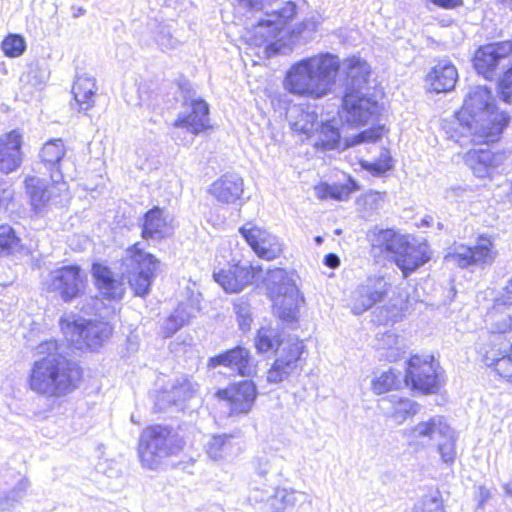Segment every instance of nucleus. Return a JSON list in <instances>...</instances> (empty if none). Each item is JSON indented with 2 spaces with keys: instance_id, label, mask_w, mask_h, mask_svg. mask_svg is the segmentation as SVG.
Segmentation results:
<instances>
[{
  "instance_id": "obj_1",
  "label": "nucleus",
  "mask_w": 512,
  "mask_h": 512,
  "mask_svg": "<svg viewBox=\"0 0 512 512\" xmlns=\"http://www.w3.org/2000/svg\"><path fill=\"white\" fill-rule=\"evenodd\" d=\"M66 346L51 338L35 348L40 358L34 362L30 376L33 391L50 396H60L72 391L81 378L79 366L70 361Z\"/></svg>"
},
{
  "instance_id": "obj_2",
  "label": "nucleus",
  "mask_w": 512,
  "mask_h": 512,
  "mask_svg": "<svg viewBox=\"0 0 512 512\" xmlns=\"http://www.w3.org/2000/svg\"><path fill=\"white\" fill-rule=\"evenodd\" d=\"M340 67L339 57L329 52L303 58L286 72L284 88L296 96L324 98L333 91Z\"/></svg>"
},
{
  "instance_id": "obj_3",
  "label": "nucleus",
  "mask_w": 512,
  "mask_h": 512,
  "mask_svg": "<svg viewBox=\"0 0 512 512\" xmlns=\"http://www.w3.org/2000/svg\"><path fill=\"white\" fill-rule=\"evenodd\" d=\"M460 120L465 122L467 130L476 143H492L499 139L504 128L508 125L509 116L499 112L491 95L484 86H475L466 96Z\"/></svg>"
},
{
  "instance_id": "obj_4",
  "label": "nucleus",
  "mask_w": 512,
  "mask_h": 512,
  "mask_svg": "<svg viewBox=\"0 0 512 512\" xmlns=\"http://www.w3.org/2000/svg\"><path fill=\"white\" fill-rule=\"evenodd\" d=\"M491 324L488 343L480 353L483 362L503 378L512 377V337L507 332L512 330V305L506 307L497 303L487 315Z\"/></svg>"
},
{
  "instance_id": "obj_5",
  "label": "nucleus",
  "mask_w": 512,
  "mask_h": 512,
  "mask_svg": "<svg viewBox=\"0 0 512 512\" xmlns=\"http://www.w3.org/2000/svg\"><path fill=\"white\" fill-rule=\"evenodd\" d=\"M182 447V439L172 429L155 425L141 433L138 454L144 467L155 469L163 459L177 454Z\"/></svg>"
},
{
  "instance_id": "obj_6",
  "label": "nucleus",
  "mask_w": 512,
  "mask_h": 512,
  "mask_svg": "<svg viewBox=\"0 0 512 512\" xmlns=\"http://www.w3.org/2000/svg\"><path fill=\"white\" fill-rule=\"evenodd\" d=\"M160 262L152 254L145 252L139 243L126 249L121 260L122 278L126 279L136 296L144 297L156 276Z\"/></svg>"
},
{
  "instance_id": "obj_7",
  "label": "nucleus",
  "mask_w": 512,
  "mask_h": 512,
  "mask_svg": "<svg viewBox=\"0 0 512 512\" xmlns=\"http://www.w3.org/2000/svg\"><path fill=\"white\" fill-rule=\"evenodd\" d=\"M24 185L32 209L37 214L64 207L71 198L68 184L54 173H51L50 182L38 176H27Z\"/></svg>"
},
{
  "instance_id": "obj_8",
  "label": "nucleus",
  "mask_w": 512,
  "mask_h": 512,
  "mask_svg": "<svg viewBox=\"0 0 512 512\" xmlns=\"http://www.w3.org/2000/svg\"><path fill=\"white\" fill-rule=\"evenodd\" d=\"M60 328L66 340L76 349H96L112 334L108 322L85 320L75 315L61 317Z\"/></svg>"
},
{
  "instance_id": "obj_9",
  "label": "nucleus",
  "mask_w": 512,
  "mask_h": 512,
  "mask_svg": "<svg viewBox=\"0 0 512 512\" xmlns=\"http://www.w3.org/2000/svg\"><path fill=\"white\" fill-rule=\"evenodd\" d=\"M249 500L259 505V512H287L293 508L307 512L311 507V499L307 493L273 486L266 489L253 487Z\"/></svg>"
},
{
  "instance_id": "obj_10",
  "label": "nucleus",
  "mask_w": 512,
  "mask_h": 512,
  "mask_svg": "<svg viewBox=\"0 0 512 512\" xmlns=\"http://www.w3.org/2000/svg\"><path fill=\"white\" fill-rule=\"evenodd\" d=\"M497 250L491 237L481 235L473 246L455 244L445 256V260L462 269L473 266H489L497 257Z\"/></svg>"
},
{
  "instance_id": "obj_11",
  "label": "nucleus",
  "mask_w": 512,
  "mask_h": 512,
  "mask_svg": "<svg viewBox=\"0 0 512 512\" xmlns=\"http://www.w3.org/2000/svg\"><path fill=\"white\" fill-rule=\"evenodd\" d=\"M183 94L182 110L174 121V127L185 129L187 132L198 135L209 127V107L189 84L181 86Z\"/></svg>"
},
{
  "instance_id": "obj_12",
  "label": "nucleus",
  "mask_w": 512,
  "mask_h": 512,
  "mask_svg": "<svg viewBox=\"0 0 512 512\" xmlns=\"http://www.w3.org/2000/svg\"><path fill=\"white\" fill-rule=\"evenodd\" d=\"M474 68L487 80L497 78L512 63V41L489 43L478 48Z\"/></svg>"
},
{
  "instance_id": "obj_13",
  "label": "nucleus",
  "mask_w": 512,
  "mask_h": 512,
  "mask_svg": "<svg viewBox=\"0 0 512 512\" xmlns=\"http://www.w3.org/2000/svg\"><path fill=\"white\" fill-rule=\"evenodd\" d=\"M87 276L78 265H65L49 273L46 285L65 302L79 297L85 290Z\"/></svg>"
},
{
  "instance_id": "obj_14",
  "label": "nucleus",
  "mask_w": 512,
  "mask_h": 512,
  "mask_svg": "<svg viewBox=\"0 0 512 512\" xmlns=\"http://www.w3.org/2000/svg\"><path fill=\"white\" fill-rule=\"evenodd\" d=\"M405 382L412 389L420 390L425 394L434 393L442 383L438 363L434 362L433 357H411L408 362Z\"/></svg>"
},
{
  "instance_id": "obj_15",
  "label": "nucleus",
  "mask_w": 512,
  "mask_h": 512,
  "mask_svg": "<svg viewBox=\"0 0 512 512\" xmlns=\"http://www.w3.org/2000/svg\"><path fill=\"white\" fill-rule=\"evenodd\" d=\"M391 289V283L383 276L368 277L358 285L351 295V310L361 315L384 300Z\"/></svg>"
},
{
  "instance_id": "obj_16",
  "label": "nucleus",
  "mask_w": 512,
  "mask_h": 512,
  "mask_svg": "<svg viewBox=\"0 0 512 512\" xmlns=\"http://www.w3.org/2000/svg\"><path fill=\"white\" fill-rule=\"evenodd\" d=\"M379 113L378 101L370 94L344 92L342 117L352 126L365 125Z\"/></svg>"
},
{
  "instance_id": "obj_17",
  "label": "nucleus",
  "mask_w": 512,
  "mask_h": 512,
  "mask_svg": "<svg viewBox=\"0 0 512 512\" xmlns=\"http://www.w3.org/2000/svg\"><path fill=\"white\" fill-rule=\"evenodd\" d=\"M215 281L228 293H238L246 286L252 285L263 277V270L258 265L238 263L229 269L214 273Z\"/></svg>"
},
{
  "instance_id": "obj_18",
  "label": "nucleus",
  "mask_w": 512,
  "mask_h": 512,
  "mask_svg": "<svg viewBox=\"0 0 512 512\" xmlns=\"http://www.w3.org/2000/svg\"><path fill=\"white\" fill-rule=\"evenodd\" d=\"M199 385L188 376L174 379L165 389L156 396L155 406L164 411L171 406L183 409L184 404L197 396Z\"/></svg>"
},
{
  "instance_id": "obj_19",
  "label": "nucleus",
  "mask_w": 512,
  "mask_h": 512,
  "mask_svg": "<svg viewBox=\"0 0 512 512\" xmlns=\"http://www.w3.org/2000/svg\"><path fill=\"white\" fill-rule=\"evenodd\" d=\"M304 351V344L299 339L289 340L283 348H280L278 357L267 372V382L278 384L286 380Z\"/></svg>"
},
{
  "instance_id": "obj_20",
  "label": "nucleus",
  "mask_w": 512,
  "mask_h": 512,
  "mask_svg": "<svg viewBox=\"0 0 512 512\" xmlns=\"http://www.w3.org/2000/svg\"><path fill=\"white\" fill-rule=\"evenodd\" d=\"M30 486L28 478L12 468L0 469V508L7 510L24 498Z\"/></svg>"
},
{
  "instance_id": "obj_21",
  "label": "nucleus",
  "mask_w": 512,
  "mask_h": 512,
  "mask_svg": "<svg viewBox=\"0 0 512 512\" xmlns=\"http://www.w3.org/2000/svg\"><path fill=\"white\" fill-rule=\"evenodd\" d=\"M208 366L216 368L223 366L233 375L250 377L255 373V365L250 351L243 346H236L208 360Z\"/></svg>"
},
{
  "instance_id": "obj_22",
  "label": "nucleus",
  "mask_w": 512,
  "mask_h": 512,
  "mask_svg": "<svg viewBox=\"0 0 512 512\" xmlns=\"http://www.w3.org/2000/svg\"><path fill=\"white\" fill-rule=\"evenodd\" d=\"M239 232L261 258L272 260L282 252V245L278 238L265 229L247 224L241 227Z\"/></svg>"
},
{
  "instance_id": "obj_23",
  "label": "nucleus",
  "mask_w": 512,
  "mask_h": 512,
  "mask_svg": "<svg viewBox=\"0 0 512 512\" xmlns=\"http://www.w3.org/2000/svg\"><path fill=\"white\" fill-rule=\"evenodd\" d=\"M296 14V5L292 2H286L280 9L267 10V19L260 20L255 27V37H260L261 42H255L257 45L269 42L271 39L276 38L287 21L291 20Z\"/></svg>"
},
{
  "instance_id": "obj_24",
  "label": "nucleus",
  "mask_w": 512,
  "mask_h": 512,
  "mask_svg": "<svg viewBox=\"0 0 512 512\" xmlns=\"http://www.w3.org/2000/svg\"><path fill=\"white\" fill-rule=\"evenodd\" d=\"M345 73V92L369 94L371 67L363 59L353 56L342 64Z\"/></svg>"
},
{
  "instance_id": "obj_25",
  "label": "nucleus",
  "mask_w": 512,
  "mask_h": 512,
  "mask_svg": "<svg viewBox=\"0 0 512 512\" xmlns=\"http://www.w3.org/2000/svg\"><path fill=\"white\" fill-rule=\"evenodd\" d=\"M378 407L383 415L396 425L404 424L419 413L421 405L416 401L397 395H389L379 400Z\"/></svg>"
},
{
  "instance_id": "obj_26",
  "label": "nucleus",
  "mask_w": 512,
  "mask_h": 512,
  "mask_svg": "<svg viewBox=\"0 0 512 512\" xmlns=\"http://www.w3.org/2000/svg\"><path fill=\"white\" fill-rule=\"evenodd\" d=\"M22 134L12 130L0 136V172L10 174L16 171L23 161Z\"/></svg>"
},
{
  "instance_id": "obj_27",
  "label": "nucleus",
  "mask_w": 512,
  "mask_h": 512,
  "mask_svg": "<svg viewBox=\"0 0 512 512\" xmlns=\"http://www.w3.org/2000/svg\"><path fill=\"white\" fill-rule=\"evenodd\" d=\"M229 402L232 414L248 413L256 399V386L250 380H244L218 392Z\"/></svg>"
},
{
  "instance_id": "obj_28",
  "label": "nucleus",
  "mask_w": 512,
  "mask_h": 512,
  "mask_svg": "<svg viewBox=\"0 0 512 512\" xmlns=\"http://www.w3.org/2000/svg\"><path fill=\"white\" fill-rule=\"evenodd\" d=\"M508 156L504 151L493 152L489 149H475L467 153L465 161L475 176L484 178L489 176L491 171L498 169Z\"/></svg>"
},
{
  "instance_id": "obj_29",
  "label": "nucleus",
  "mask_w": 512,
  "mask_h": 512,
  "mask_svg": "<svg viewBox=\"0 0 512 512\" xmlns=\"http://www.w3.org/2000/svg\"><path fill=\"white\" fill-rule=\"evenodd\" d=\"M431 258V252L426 242H409L407 240L403 249L395 259L396 265L406 278L423 266Z\"/></svg>"
},
{
  "instance_id": "obj_30",
  "label": "nucleus",
  "mask_w": 512,
  "mask_h": 512,
  "mask_svg": "<svg viewBox=\"0 0 512 512\" xmlns=\"http://www.w3.org/2000/svg\"><path fill=\"white\" fill-rule=\"evenodd\" d=\"M244 191L243 178L236 173H227L215 180L208 193L220 204H234Z\"/></svg>"
},
{
  "instance_id": "obj_31",
  "label": "nucleus",
  "mask_w": 512,
  "mask_h": 512,
  "mask_svg": "<svg viewBox=\"0 0 512 512\" xmlns=\"http://www.w3.org/2000/svg\"><path fill=\"white\" fill-rule=\"evenodd\" d=\"M92 274L95 285L104 299L118 301L123 298L125 293L124 283L122 280L116 279L108 267L95 263L92 266Z\"/></svg>"
},
{
  "instance_id": "obj_32",
  "label": "nucleus",
  "mask_w": 512,
  "mask_h": 512,
  "mask_svg": "<svg viewBox=\"0 0 512 512\" xmlns=\"http://www.w3.org/2000/svg\"><path fill=\"white\" fill-rule=\"evenodd\" d=\"M369 237L373 251L385 253L394 261L408 240L407 236L393 229L374 230Z\"/></svg>"
},
{
  "instance_id": "obj_33",
  "label": "nucleus",
  "mask_w": 512,
  "mask_h": 512,
  "mask_svg": "<svg viewBox=\"0 0 512 512\" xmlns=\"http://www.w3.org/2000/svg\"><path fill=\"white\" fill-rule=\"evenodd\" d=\"M341 125L339 119L321 122L310 137L314 147L322 151L339 149L342 145Z\"/></svg>"
},
{
  "instance_id": "obj_34",
  "label": "nucleus",
  "mask_w": 512,
  "mask_h": 512,
  "mask_svg": "<svg viewBox=\"0 0 512 512\" xmlns=\"http://www.w3.org/2000/svg\"><path fill=\"white\" fill-rule=\"evenodd\" d=\"M449 425L442 416H434L427 421H421L415 426L406 429L404 435L421 443L436 442L438 438L448 431Z\"/></svg>"
},
{
  "instance_id": "obj_35",
  "label": "nucleus",
  "mask_w": 512,
  "mask_h": 512,
  "mask_svg": "<svg viewBox=\"0 0 512 512\" xmlns=\"http://www.w3.org/2000/svg\"><path fill=\"white\" fill-rule=\"evenodd\" d=\"M278 317L287 322L297 319L299 307L303 298L299 295L297 286L288 287V291L270 296Z\"/></svg>"
},
{
  "instance_id": "obj_36",
  "label": "nucleus",
  "mask_w": 512,
  "mask_h": 512,
  "mask_svg": "<svg viewBox=\"0 0 512 512\" xmlns=\"http://www.w3.org/2000/svg\"><path fill=\"white\" fill-rule=\"evenodd\" d=\"M458 73L456 67L449 61H439L427 75V83L436 93L448 92L456 84Z\"/></svg>"
},
{
  "instance_id": "obj_37",
  "label": "nucleus",
  "mask_w": 512,
  "mask_h": 512,
  "mask_svg": "<svg viewBox=\"0 0 512 512\" xmlns=\"http://www.w3.org/2000/svg\"><path fill=\"white\" fill-rule=\"evenodd\" d=\"M47 80L46 70L36 62L28 66L19 79V91L22 98L28 101L34 94L39 91Z\"/></svg>"
},
{
  "instance_id": "obj_38",
  "label": "nucleus",
  "mask_w": 512,
  "mask_h": 512,
  "mask_svg": "<svg viewBox=\"0 0 512 512\" xmlns=\"http://www.w3.org/2000/svg\"><path fill=\"white\" fill-rule=\"evenodd\" d=\"M170 232L171 227L161 208L153 207L145 214L142 227L144 239H161L169 235Z\"/></svg>"
},
{
  "instance_id": "obj_39",
  "label": "nucleus",
  "mask_w": 512,
  "mask_h": 512,
  "mask_svg": "<svg viewBox=\"0 0 512 512\" xmlns=\"http://www.w3.org/2000/svg\"><path fill=\"white\" fill-rule=\"evenodd\" d=\"M197 307L190 302L180 303L174 312L167 317L160 327V334L169 338L195 316Z\"/></svg>"
},
{
  "instance_id": "obj_40",
  "label": "nucleus",
  "mask_w": 512,
  "mask_h": 512,
  "mask_svg": "<svg viewBox=\"0 0 512 512\" xmlns=\"http://www.w3.org/2000/svg\"><path fill=\"white\" fill-rule=\"evenodd\" d=\"M96 91V80L93 77L80 75L76 78L72 93L81 111H87L94 106Z\"/></svg>"
},
{
  "instance_id": "obj_41",
  "label": "nucleus",
  "mask_w": 512,
  "mask_h": 512,
  "mask_svg": "<svg viewBox=\"0 0 512 512\" xmlns=\"http://www.w3.org/2000/svg\"><path fill=\"white\" fill-rule=\"evenodd\" d=\"M65 152V146L62 139H53L43 145L39 154L44 166L59 178H62L60 162L63 159Z\"/></svg>"
},
{
  "instance_id": "obj_42",
  "label": "nucleus",
  "mask_w": 512,
  "mask_h": 512,
  "mask_svg": "<svg viewBox=\"0 0 512 512\" xmlns=\"http://www.w3.org/2000/svg\"><path fill=\"white\" fill-rule=\"evenodd\" d=\"M148 34L163 51L175 49L179 45V41L171 33L170 26L156 19L148 23Z\"/></svg>"
},
{
  "instance_id": "obj_43",
  "label": "nucleus",
  "mask_w": 512,
  "mask_h": 512,
  "mask_svg": "<svg viewBox=\"0 0 512 512\" xmlns=\"http://www.w3.org/2000/svg\"><path fill=\"white\" fill-rule=\"evenodd\" d=\"M295 112V120L290 121L291 129L303 133L310 138L320 124L318 122V113L309 106L306 109L298 108Z\"/></svg>"
},
{
  "instance_id": "obj_44",
  "label": "nucleus",
  "mask_w": 512,
  "mask_h": 512,
  "mask_svg": "<svg viewBox=\"0 0 512 512\" xmlns=\"http://www.w3.org/2000/svg\"><path fill=\"white\" fill-rule=\"evenodd\" d=\"M269 296L288 291V287L296 286L294 281L286 270L282 268H275L268 270L266 275L262 277Z\"/></svg>"
},
{
  "instance_id": "obj_45",
  "label": "nucleus",
  "mask_w": 512,
  "mask_h": 512,
  "mask_svg": "<svg viewBox=\"0 0 512 512\" xmlns=\"http://www.w3.org/2000/svg\"><path fill=\"white\" fill-rule=\"evenodd\" d=\"M403 341L393 332H385L377 338V349L382 351L381 357L389 362L399 359L404 353Z\"/></svg>"
},
{
  "instance_id": "obj_46",
  "label": "nucleus",
  "mask_w": 512,
  "mask_h": 512,
  "mask_svg": "<svg viewBox=\"0 0 512 512\" xmlns=\"http://www.w3.org/2000/svg\"><path fill=\"white\" fill-rule=\"evenodd\" d=\"M291 339L292 338H289L286 341H283L277 328L262 327L258 330L255 338V347L259 353H265L278 350L279 347L283 348V346Z\"/></svg>"
},
{
  "instance_id": "obj_47",
  "label": "nucleus",
  "mask_w": 512,
  "mask_h": 512,
  "mask_svg": "<svg viewBox=\"0 0 512 512\" xmlns=\"http://www.w3.org/2000/svg\"><path fill=\"white\" fill-rule=\"evenodd\" d=\"M257 475L272 485L280 482L283 472V461L273 456L271 458H260L256 467Z\"/></svg>"
},
{
  "instance_id": "obj_48",
  "label": "nucleus",
  "mask_w": 512,
  "mask_h": 512,
  "mask_svg": "<svg viewBox=\"0 0 512 512\" xmlns=\"http://www.w3.org/2000/svg\"><path fill=\"white\" fill-rule=\"evenodd\" d=\"M457 436L453 428L448 427V431L442 434L437 442V451L441 460L446 464H452L456 458Z\"/></svg>"
},
{
  "instance_id": "obj_49",
  "label": "nucleus",
  "mask_w": 512,
  "mask_h": 512,
  "mask_svg": "<svg viewBox=\"0 0 512 512\" xmlns=\"http://www.w3.org/2000/svg\"><path fill=\"white\" fill-rule=\"evenodd\" d=\"M232 435H213L205 445L208 456L213 460L223 459L232 448Z\"/></svg>"
},
{
  "instance_id": "obj_50",
  "label": "nucleus",
  "mask_w": 512,
  "mask_h": 512,
  "mask_svg": "<svg viewBox=\"0 0 512 512\" xmlns=\"http://www.w3.org/2000/svg\"><path fill=\"white\" fill-rule=\"evenodd\" d=\"M21 239L7 224L0 225V256H9L21 249Z\"/></svg>"
},
{
  "instance_id": "obj_51",
  "label": "nucleus",
  "mask_w": 512,
  "mask_h": 512,
  "mask_svg": "<svg viewBox=\"0 0 512 512\" xmlns=\"http://www.w3.org/2000/svg\"><path fill=\"white\" fill-rule=\"evenodd\" d=\"M411 512H445L441 493L433 490L425 494L414 504Z\"/></svg>"
},
{
  "instance_id": "obj_52",
  "label": "nucleus",
  "mask_w": 512,
  "mask_h": 512,
  "mask_svg": "<svg viewBox=\"0 0 512 512\" xmlns=\"http://www.w3.org/2000/svg\"><path fill=\"white\" fill-rule=\"evenodd\" d=\"M400 385V373L393 369L382 372L372 381V389L376 394H383Z\"/></svg>"
},
{
  "instance_id": "obj_53",
  "label": "nucleus",
  "mask_w": 512,
  "mask_h": 512,
  "mask_svg": "<svg viewBox=\"0 0 512 512\" xmlns=\"http://www.w3.org/2000/svg\"><path fill=\"white\" fill-rule=\"evenodd\" d=\"M3 53L10 58L21 56L26 50V41L19 34H9L1 43Z\"/></svg>"
},
{
  "instance_id": "obj_54",
  "label": "nucleus",
  "mask_w": 512,
  "mask_h": 512,
  "mask_svg": "<svg viewBox=\"0 0 512 512\" xmlns=\"http://www.w3.org/2000/svg\"><path fill=\"white\" fill-rule=\"evenodd\" d=\"M360 165L362 169L376 177L382 176L392 169L391 157L387 153H383L381 157L374 162L361 161Z\"/></svg>"
},
{
  "instance_id": "obj_55",
  "label": "nucleus",
  "mask_w": 512,
  "mask_h": 512,
  "mask_svg": "<svg viewBox=\"0 0 512 512\" xmlns=\"http://www.w3.org/2000/svg\"><path fill=\"white\" fill-rule=\"evenodd\" d=\"M383 135V127L382 126H373L367 130L362 131L356 136L346 139L344 142V148L349 146H354L364 142H376Z\"/></svg>"
},
{
  "instance_id": "obj_56",
  "label": "nucleus",
  "mask_w": 512,
  "mask_h": 512,
  "mask_svg": "<svg viewBox=\"0 0 512 512\" xmlns=\"http://www.w3.org/2000/svg\"><path fill=\"white\" fill-rule=\"evenodd\" d=\"M234 311L240 329L242 331L249 330L252 323L250 305L245 300L239 299L234 303Z\"/></svg>"
},
{
  "instance_id": "obj_57",
  "label": "nucleus",
  "mask_w": 512,
  "mask_h": 512,
  "mask_svg": "<svg viewBox=\"0 0 512 512\" xmlns=\"http://www.w3.org/2000/svg\"><path fill=\"white\" fill-rule=\"evenodd\" d=\"M359 190L358 184L351 178L348 179L346 184L331 185V198L335 200H346L350 194Z\"/></svg>"
},
{
  "instance_id": "obj_58",
  "label": "nucleus",
  "mask_w": 512,
  "mask_h": 512,
  "mask_svg": "<svg viewBox=\"0 0 512 512\" xmlns=\"http://www.w3.org/2000/svg\"><path fill=\"white\" fill-rule=\"evenodd\" d=\"M387 197L386 192L379 191H369L364 195V203L369 206L371 209L376 210L379 209L383 203L385 202Z\"/></svg>"
},
{
  "instance_id": "obj_59",
  "label": "nucleus",
  "mask_w": 512,
  "mask_h": 512,
  "mask_svg": "<svg viewBox=\"0 0 512 512\" xmlns=\"http://www.w3.org/2000/svg\"><path fill=\"white\" fill-rule=\"evenodd\" d=\"M279 0H246V4L255 10H264L276 4Z\"/></svg>"
},
{
  "instance_id": "obj_60",
  "label": "nucleus",
  "mask_w": 512,
  "mask_h": 512,
  "mask_svg": "<svg viewBox=\"0 0 512 512\" xmlns=\"http://www.w3.org/2000/svg\"><path fill=\"white\" fill-rule=\"evenodd\" d=\"M433 4L444 8L453 9L463 4L462 0H430Z\"/></svg>"
},
{
  "instance_id": "obj_61",
  "label": "nucleus",
  "mask_w": 512,
  "mask_h": 512,
  "mask_svg": "<svg viewBox=\"0 0 512 512\" xmlns=\"http://www.w3.org/2000/svg\"><path fill=\"white\" fill-rule=\"evenodd\" d=\"M318 198L327 199L331 198V185L323 184L315 188Z\"/></svg>"
},
{
  "instance_id": "obj_62",
  "label": "nucleus",
  "mask_w": 512,
  "mask_h": 512,
  "mask_svg": "<svg viewBox=\"0 0 512 512\" xmlns=\"http://www.w3.org/2000/svg\"><path fill=\"white\" fill-rule=\"evenodd\" d=\"M324 264L329 268H336L340 264L339 257L336 254L330 253L324 257Z\"/></svg>"
},
{
  "instance_id": "obj_63",
  "label": "nucleus",
  "mask_w": 512,
  "mask_h": 512,
  "mask_svg": "<svg viewBox=\"0 0 512 512\" xmlns=\"http://www.w3.org/2000/svg\"><path fill=\"white\" fill-rule=\"evenodd\" d=\"M489 498H490V491L487 488L483 487V486L479 487V501H480V504H483Z\"/></svg>"
},
{
  "instance_id": "obj_64",
  "label": "nucleus",
  "mask_w": 512,
  "mask_h": 512,
  "mask_svg": "<svg viewBox=\"0 0 512 512\" xmlns=\"http://www.w3.org/2000/svg\"><path fill=\"white\" fill-rule=\"evenodd\" d=\"M504 495L512 500V481L504 483L502 485Z\"/></svg>"
}]
</instances>
